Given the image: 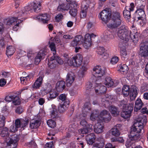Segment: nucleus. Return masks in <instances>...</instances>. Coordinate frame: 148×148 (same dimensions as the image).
I'll list each match as a JSON object with an SVG mask.
<instances>
[{"mask_svg": "<svg viewBox=\"0 0 148 148\" xmlns=\"http://www.w3.org/2000/svg\"><path fill=\"white\" fill-rule=\"evenodd\" d=\"M65 88V82L64 81H58L57 83L56 88L58 92L62 91Z\"/></svg>", "mask_w": 148, "mask_h": 148, "instance_id": "26", "label": "nucleus"}, {"mask_svg": "<svg viewBox=\"0 0 148 148\" xmlns=\"http://www.w3.org/2000/svg\"><path fill=\"white\" fill-rule=\"evenodd\" d=\"M34 18L36 20L41 21L44 23H47L50 19V17L47 14H41L34 17Z\"/></svg>", "mask_w": 148, "mask_h": 148, "instance_id": "16", "label": "nucleus"}, {"mask_svg": "<svg viewBox=\"0 0 148 148\" xmlns=\"http://www.w3.org/2000/svg\"><path fill=\"white\" fill-rule=\"evenodd\" d=\"M30 79V77L28 76L25 77H20L21 83L24 85L26 84L27 81L28 80H29Z\"/></svg>", "mask_w": 148, "mask_h": 148, "instance_id": "47", "label": "nucleus"}, {"mask_svg": "<svg viewBox=\"0 0 148 148\" xmlns=\"http://www.w3.org/2000/svg\"><path fill=\"white\" fill-rule=\"evenodd\" d=\"M135 7L134 3H132L129 6H126L123 11V15L124 17L127 19H129L131 16V12L134 10Z\"/></svg>", "mask_w": 148, "mask_h": 148, "instance_id": "12", "label": "nucleus"}, {"mask_svg": "<svg viewBox=\"0 0 148 148\" xmlns=\"http://www.w3.org/2000/svg\"><path fill=\"white\" fill-rule=\"evenodd\" d=\"M110 112L114 116H116L119 114V111L118 108L114 106H111L109 108Z\"/></svg>", "mask_w": 148, "mask_h": 148, "instance_id": "30", "label": "nucleus"}, {"mask_svg": "<svg viewBox=\"0 0 148 148\" xmlns=\"http://www.w3.org/2000/svg\"><path fill=\"white\" fill-rule=\"evenodd\" d=\"M28 146L31 148H38L37 145L34 140H32L29 143Z\"/></svg>", "mask_w": 148, "mask_h": 148, "instance_id": "59", "label": "nucleus"}, {"mask_svg": "<svg viewBox=\"0 0 148 148\" xmlns=\"http://www.w3.org/2000/svg\"><path fill=\"white\" fill-rule=\"evenodd\" d=\"M1 135L4 137V139L7 142V145L10 148H16L17 146V142L19 140V138L17 136L12 137L11 138L9 137L8 131V129L6 127H2Z\"/></svg>", "mask_w": 148, "mask_h": 148, "instance_id": "3", "label": "nucleus"}, {"mask_svg": "<svg viewBox=\"0 0 148 148\" xmlns=\"http://www.w3.org/2000/svg\"><path fill=\"white\" fill-rule=\"evenodd\" d=\"M120 55L122 56V58H127V55L125 49L123 48L121 50Z\"/></svg>", "mask_w": 148, "mask_h": 148, "instance_id": "53", "label": "nucleus"}, {"mask_svg": "<svg viewBox=\"0 0 148 148\" xmlns=\"http://www.w3.org/2000/svg\"><path fill=\"white\" fill-rule=\"evenodd\" d=\"M104 126L99 123L96 124L94 126V130L97 134L101 133L103 132Z\"/></svg>", "mask_w": 148, "mask_h": 148, "instance_id": "28", "label": "nucleus"}, {"mask_svg": "<svg viewBox=\"0 0 148 148\" xmlns=\"http://www.w3.org/2000/svg\"><path fill=\"white\" fill-rule=\"evenodd\" d=\"M22 22L21 20H18V22L14 24V25L13 27V30L16 31L18 30L19 28V24L21 23Z\"/></svg>", "mask_w": 148, "mask_h": 148, "instance_id": "61", "label": "nucleus"}, {"mask_svg": "<svg viewBox=\"0 0 148 148\" xmlns=\"http://www.w3.org/2000/svg\"><path fill=\"white\" fill-rule=\"evenodd\" d=\"M104 83L107 87H109L113 85L114 82L110 77H107L105 79V81Z\"/></svg>", "mask_w": 148, "mask_h": 148, "instance_id": "34", "label": "nucleus"}, {"mask_svg": "<svg viewBox=\"0 0 148 148\" xmlns=\"http://www.w3.org/2000/svg\"><path fill=\"white\" fill-rule=\"evenodd\" d=\"M75 77V75L73 73L71 72L68 73L66 80V85L67 86H71L74 82Z\"/></svg>", "mask_w": 148, "mask_h": 148, "instance_id": "18", "label": "nucleus"}, {"mask_svg": "<svg viewBox=\"0 0 148 148\" xmlns=\"http://www.w3.org/2000/svg\"><path fill=\"white\" fill-rule=\"evenodd\" d=\"M134 31V33L132 32L125 25H122L118 29L117 35L120 39L125 41L132 40L135 43L138 41L139 38L136 30L135 29Z\"/></svg>", "mask_w": 148, "mask_h": 148, "instance_id": "1", "label": "nucleus"}, {"mask_svg": "<svg viewBox=\"0 0 148 148\" xmlns=\"http://www.w3.org/2000/svg\"><path fill=\"white\" fill-rule=\"evenodd\" d=\"M84 112H86L87 113L88 112V111L90 110V108L89 106V104L88 103H85L84 107Z\"/></svg>", "mask_w": 148, "mask_h": 148, "instance_id": "57", "label": "nucleus"}, {"mask_svg": "<svg viewBox=\"0 0 148 148\" xmlns=\"http://www.w3.org/2000/svg\"><path fill=\"white\" fill-rule=\"evenodd\" d=\"M15 49L14 47L11 46H10L7 48L6 54L8 56L12 55L15 51Z\"/></svg>", "mask_w": 148, "mask_h": 148, "instance_id": "38", "label": "nucleus"}, {"mask_svg": "<svg viewBox=\"0 0 148 148\" xmlns=\"http://www.w3.org/2000/svg\"><path fill=\"white\" fill-rule=\"evenodd\" d=\"M100 115V120L102 122H108L110 121L111 118L110 114L105 110L101 111Z\"/></svg>", "mask_w": 148, "mask_h": 148, "instance_id": "15", "label": "nucleus"}, {"mask_svg": "<svg viewBox=\"0 0 148 148\" xmlns=\"http://www.w3.org/2000/svg\"><path fill=\"white\" fill-rule=\"evenodd\" d=\"M67 62L69 66H74V61L73 60V57L72 58H69L67 60Z\"/></svg>", "mask_w": 148, "mask_h": 148, "instance_id": "62", "label": "nucleus"}, {"mask_svg": "<svg viewBox=\"0 0 148 148\" xmlns=\"http://www.w3.org/2000/svg\"><path fill=\"white\" fill-rule=\"evenodd\" d=\"M18 20H19L17 17H11L7 20L6 24L8 25L15 24L18 22Z\"/></svg>", "mask_w": 148, "mask_h": 148, "instance_id": "36", "label": "nucleus"}, {"mask_svg": "<svg viewBox=\"0 0 148 148\" xmlns=\"http://www.w3.org/2000/svg\"><path fill=\"white\" fill-rule=\"evenodd\" d=\"M130 88L128 86H124L122 89L123 95L125 97L128 96L130 93Z\"/></svg>", "mask_w": 148, "mask_h": 148, "instance_id": "40", "label": "nucleus"}, {"mask_svg": "<svg viewBox=\"0 0 148 148\" xmlns=\"http://www.w3.org/2000/svg\"><path fill=\"white\" fill-rule=\"evenodd\" d=\"M134 20L137 21L139 20H142L145 18L146 15L144 10L143 8H138L134 13Z\"/></svg>", "mask_w": 148, "mask_h": 148, "instance_id": "11", "label": "nucleus"}, {"mask_svg": "<svg viewBox=\"0 0 148 148\" xmlns=\"http://www.w3.org/2000/svg\"><path fill=\"white\" fill-rule=\"evenodd\" d=\"M87 9H84L81 7V11L80 13V16L81 18H84L86 16L87 10Z\"/></svg>", "mask_w": 148, "mask_h": 148, "instance_id": "49", "label": "nucleus"}, {"mask_svg": "<svg viewBox=\"0 0 148 148\" xmlns=\"http://www.w3.org/2000/svg\"><path fill=\"white\" fill-rule=\"evenodd\" d=\"M91 3L90 0H83L82 4L81 7L84 8V9H88L89 7L90 4Z\"/></svg>", "mask_w": 148, "mask_h": 148, "instance_id": "39", "label": "nucleus"}, {"mask_svg": "<svg viewBox=\"0 0 148 148\" xmlns=\"http://www.w3.org/2000/svg\"><path fill=\"white\" fill-rule=\"evenodd\" d=\"M119 61V58L116 56H114L112 58L110 62L112 64H116Z\"/></svg>", "mask_w": 148, "mask_h": 148, "instance_id": "60", "label": "nucleus"}, {"mask_svg": "<svg viewBox=\"0 0 148 148\" xmlns=\"http://www.w3.org/2000/svg\"><path fill=\"white\" fill-rule=\"evenodd\" d=\"M100 113L98 110H94L92 112L90 116L91 120L92 121H94L97 118H99L100 120Z\"/></svg>", "mask_w": 148, "mask_h": 148, "instance_id": "29", "label": "nucleus"}, {"mask_svg": "<svg viewBox=\"0 0 148 148\" xmlns=\"http://www.w3.org/2000/svg\"><path fill=\"white\" fill-rule=\"evenodd\" d=\"M40 122L38 120H35L32 121L30 124V127L31 129L36 128L38 127L40 125Z\"/></svg>", "mask_w": 148, "mask_h": 148, "instance_id": "33", "label": "nucleus"}, {"mask_svg": "<svg viewBox=\"0 0 148 148\" xmlns=\"http://www.w3.org/2000/svg\"><path fill=\"white\" fill-rule=\"evenodd\" d=\"M138 89L137 87L134 86L131 87V92L130 94V99L133 101L135 99L138 94Z\"/></svg>", "mask_w": 148, "mask_h": 148, "instance_id": "21", "label": "nucleus"}, {"mask_svg": "<svg viewBox=\"0 0 148 148\" xmlns=\"http://www.w3.org/2000/svg\"><path fill=\"white\" fill-rule=\"evenodd\" d=\"M5 100L7 102H12L13 104L15 105H19L21 103L19 97L13 94H10L7 95L5 98Z\"/></svg>", "mask_w": 148, "mask_h": 148, "instance_id": "8", "label": "nucleus"}, {"mask_svg": "<svg viewBox=\"0 0 148 148\" xmlns=\"http://www.w3.org/2000/svg\"><path fill=\"white\" fill-rule=\"evenodd\" d=\"M97 52L99 55L102 56V57L105 55V50L103 47H98L97 50Z\"/></svg>", "mask_w": 148, "mask_h": 148, "instance_id": "42", "label": "nucleus"}, {"mask_svg": "<svg viewBox=\"0 0 148 148\" xmlns=\"http://www.w3.org/2000/svg\"><path fill=\"white\" fill-rule=\"evenodd\" d=\"M77 7V6L75 7H74L73 5H72V7H70V9H69L70 10L69 11V14L71 16L73 17H75L77 14V10L76 9Z\"/></svg>", "mask_w": 148, "mask_h": 148, "instance_id": "41", "label": "nucleus"}, {"mask_svg": "<svg viewBox=\"0 0 148 148\" xmlns=\"http://www.w3.org/2000/svg\"><path fill=\"white\" fill-rule=\"evenodd\" d=\"M112 140L113 142L117 141L121 143L123 142L124 141L123 137H119L114 139H112Z\"/></svg>", "mask_w": 148, "mask_h": 148, "instance_id": "63", "label": "nucleus"}, {"mask_svg": "<svg viewBox=\"0 0 148 148\" xmlns=\"http://www.w3.org/2000/svg\"><path fill=\"white\" fill-rule=\"evenodd\" d=\"M134 103L131 102L129 103V108L128 110L125 111L123 110L121 112V116L124 119H127L129 118L131 116V113L133 111Z\"/></svg>", "mask_w": 148, "mask_h": 148, "instance_id": "14", "label": "nucleus"}, {"mask_svg": "<svg viewBox=\"0 0 148 148\" xmlns=\"http://www.w3.org/2000/svg\"><path fill=\"white\" fill-rule=\"evenodd\" d=\"M29 121L28 120L23 119H17L15 121V124L17 125V127L21 128L26 127Z\"/></svg>", "mask_w": 148, "mask_h": 148, "instance_id": "19", "label": "nucleus"}, {"mask_svg": "<svg viewBox=\"0 0 148 148\" xmlns=\"http://www.w3.org/2000/svg\"><path fill=\"white\" fill-rule=\"evenodd\" d=\"M46 55V52L44 51L40 50L38 53L35 59V63L36 64H38L41 61V60L44 58Z\"/></svg>", "mask_w": 148, "mask_h": 148, "instance_id": "23", "label": "nucleus"}, {"mask_svg": "<svg viewBox=\"0 0 148 148\" xmlns=\"http://www.w3.org/2000/svg\"><path fill=\"white\" fill-rule=\"evenodd\" d=\"M73 59L74 61V66H78L81 64L83 60V57L82 55L78 54L73 57Z\"/></svg>", "mask_w": 148, "mask_h": 148, "instance_id": "22", "label": "nucleus"}, {"mask_svg": "<svg viewBox=\"0 0 148 148\" xmlns=\"http://www.w3.org/2000/svg\"><path fill=\"white\" fill-rule=\"evenodd\" d=\"M10 75V74L9 72L4 71L2 72L1 77L3 78H6L9 77Z\"/></svg>", "mask_w": 148, "mask_h": 148, "instance_id": "64", "label": "nucleus"}, {"mask_svg": "<svg viewBox=\"0 0 148 148\" xmlns=\"http://www.w3.org/2000/svg\"><path fill=\"white\" fill-rule=\"evenodd\" d=\"M48 100H50L56 98L58 95V93L54 90H51L49 92Z\"/></svg>", "mask_w": 148, "mask_h": 148, "instance_id": "43", "label": "nucleus"}, {"mask_svg": "<svg viewBox=\"0 0 148 148\" xmlns=\"http://www.w3.org/2000/svg\"><path fill=\"white\" fill-rule=\"evenodd\" d=\"M94 35L93 34L91 35L87 34L85 35L84 41V42L82 43L84 48L88 49L91 46L92 42L91 38Z\"/></svg>", "mask_w": 148, "mask_h": 148, "instance_id": "13", "label": "nucleus"}, {"mask_svg": "<svg viewBox=\"0 0 148 148\" xmlns=\"http://www.w3.org/2000/svg\"><path fill=\"white\" fill-rule=\"evenodd\" d=\"M75 40L78 42L80 44L83 42L84 40L82 36L79 35L76 36L74 38Z\"/></svg>", "mask_w": 148, "mask_h": 148, "instance_id": "45", "label": "nucleus"}, {"mask_svg": "<svg viewBox=\"0 0 148 148\" xmlns=\"http://www.w3.org/2000/svg\"><path fill=\"white\" fill-rule=\"evenodd\" d=\"M51 118L53 119L57 116V112L56 110L53 109L51 111Z\"/></svg>", "mask_w": 148, "mask_h": 148, "instance_id": "56", "label": "nucleus"}, {"mask_svg": "<svg viewBox=\"0 0 148 148\" xmlns=\"http://www.w3.org/2000/svg\"><path fill=\"white\" fill-rule=\"evenodd\" d=\"M119 106L120 108L123 110H128L129 109V104L127 105V103L126 101L123 100L119 102Z\"/></svg>", "mask_w": 148, "mask_h": 148, "instance_id": "35", "label": "nucleus"}, {"mask_svg": "<svg viewBox=\"0 0 148 148\" xmlns=\"http://www.w3.org/2000/svg\"><path fill=\"white\" fill-rule=\"evenodd\" d=\"M132 139H131L130 138H129V139H127V140L126 143H125V146H126L127 148H128L130 147V146H131L134 143V142L131 140Z\"/></svg>", "mask_w": 148, "mask_h": 148, "instance_id": "55", "label": "nucleus"}, {"mask_svg": "<svg viewBox=\"0 0 148 148\" xmlns=\"http://www.w3.org/2000/svg\"><path fill=\"white\" fill-rule=\"evenodd\" d=\"M111 15L110 9L106 8L103 10L100 13L101 20L105 23H106L110 18Z\"/></svg>", "mask_w": 148, "mask_h": 148, "instance_id": "9", "label": "nucleus"}, {"mask_svg": "<svg viewBox=\"0 0 148 148\" xmlns=\"http://www.w3.org/2000/svg\"><path fill=\"white\" fill-rule=\"evenodd\" d=\"M115 125L110 130V133L113 136H118L120 135V132L119 131V128H118V127H119V125Z\"/></svg>", "mask_w": 148, "mask_h": 148, "instance_id": "31", "label": "nucleus"}, {"mask_svg": "<svg viewBox=\"0 0 148 148\" xmlns=\"http://www.w3.org/2000/svg\"><path fill=\"white\" fill-rule=\"evenodd\" d=\"M40 3L36 4L35 3H32L30 6H27L23 8L21 11H20L18 14V17H20L27 14V12H32L33 11L38 12L40 9Z\"/></svg>", "mask_w": 148, "mask_h": 148, "instance_id": "4", "label": "nucleus"}, {"mask_svg": "<svg viewBox=\"0 0 148 148\" xmlns=\"http://www.w3.org/2000/svg\"><path fill=\"white\" fill-rule=\"evenodd\" d=\"M45 148H54L53 141L47 143L45 145Z\"/></svg>", "mask_w": 148, "mask_h": 148, "instance_id": "58", "label": "nucleus"}, {"mask_svg": "<svg viewBox=\"0 0 148 148\" xmlns=\"http://www.w3.org/2000/svg\"><path fill=\"white\" fill-rule=\"evenodd\" d=\"M48 62V65L51 69H53L56 67L57 62L60 64H62L63 62L61 58L56 55H53L50 58Z\"/></svg>", "mask_w": 148, "mask_h": 148, "instance_id": "7", "label": "nucleus"}, {"mask_svg": "<svg viewBox=\"0 0 148 148\" xmlns=\"http://www.w3.org/2000/svg\"><path fill=\"white\" fill-rule=\"evenodd\" d=\"M121 22L120 13L115 12L113 13L110 22L107 24V26L111 29L115 28L121 25Z\"/></svg>", "mask_w": 148, "mask_h": 148, "instance_id": "5", "label": "nucleus"}, {"mask_svg": "<svg viewBox=\"0 0 148 148\" xmlns=\"http://www.w3.org/2000/svg\"><path fill=\"white\" fill-rule=\"evenodd\" d=\"M113 36L111 33L109 31H105L103 34V39L106 40H109L112 38Z\"/></svg>", "mask_w": 148, "mask_h": 148, "instance_id": "37", "label": "nucleus"}, {"mask_svg": "<svg viewBox=\"0 0 148 148\" xmlns=\"http://www.w3.org/2000/svg\"><path fill=\"white\" fill-rule=\"evenodd\" d=\"M42 79H43L42 77H39L32 85L33 88H34L37 89L40 87L42 83Z\"/></svg>", "mask_w": 148, "mask_h": 148, "instance_id": "32", "label": "nucleus"}, {"mask_svg": "<svg viewBox=\"0 0 148 148\" xmlns=\"http://www.w3.org/2000/svg\"><path fill=\"white\" fill-rule=\"evenodd\" d=\"M19 127H17V125H12L10 127V132H15L18 130Z\"/></svg>", "mask_w": 148, "mask_h": 148, "instance_id": "54", "label": "nucleus"}, {"mask_svg": "<svg viewBox=\"0 0 148 148\" xmlns=\"http://www.w3.org/2000/svg\"><path fill=\"white\" fill-rule=\"evenodd\" d=\"M96 83L98 84V86H97V88L95 89V92L96 93L98 92L101 94L105 93L106 90V87L102 85L101 84H99L97 80H96Z\"/></svg>", "mask_w": 148, "mask_h": 148, "instance_id": "24", "label": "nucleus"}, {"mask_svg": "<svg viewBox=\"0 0 148 148\" xmlns=\"http://www.w3.org/2000/svg\"><path fill=\"white\" fill-rule=\"evenodd\" d=\"M69 103V102L68 101H62L59 105L58 111L61 113L64 112L67 110Z\"/></svg>", "mask_w": 148, "mask_h": 148, "instance_id": "20", "label": "nucleus"}, {"mask_svg": "<svg viewBox=\"0 0 148 148\" xmlns=\"http://www.w3.org/2000/svg\"><path fill=\"white\" fill-rule=\"evenodd\" d=\"M93 73L95 77H101L104 75L105 71L102 69L101 66H97L94 67L93 69Z\"/></svg>", "mask_w": 148, "mask_h": 148, "instance_id": "17", "label": "nucleus"}, {"mask_svg": "<svg viewBox=\"0 0 148 148\" xmlns=\"http://www.w3.org/2000/svg\"><path fill=\"white\" fill-rule=\"evenodd\" d=\"M72 5L75 7L77 6V3L75 2H73L70 3H67L66 2L60 3L57 10L59 12H62L67 11L70 9V7H72Z\"/></svg>", "mask_w": 148, "mask_h": 148, "instance_id": "6", "label": "nucleus"}, {"mask_svg": "<svg viewBox=\"0 0 148 148\" xmlns=\"http://www.w3.org/2000/svg\"><path fill=\"white\" fill-rule=\"evenodd\" d=\"M131 140L132 141H134L135 143L136 141L139 140L140 138V135L139 134H136V135H134L133 136H132V137H129Z\"/></svg>", "mask_w": 148, "mask_h": 148, "instance_id": "51", "label": "nucleus"}, {"mask_svg": "<svg viewBox=\"0 0 148 148\" xmlns=\"http://www.w3.org/2000/svg\"><path fill=\"white\" fill-rule=\"evenodd\" d=\"M97 139L99 141H100L101 142L99 143H96L95 144L96 145H97L99 148H102L104 145L103 139L102 138H101L100 140L98 138Z\"/></svg>", "mask_w": 148, "mask_h": 148, "instance_id": "46", "label": "nucleus"}, {"mask_svg": "<svg viewBox=\"0 0 148 148\" xmlns=\"http://www.w3.org/2000/svg\"><path fill=\"white\" fill-rule=\"evenodd\" d=\"M120 69L119 71L121 72H125L128 71V68L126 65L123 64L120 66Z\"/></svg>", "mask_w": 148, "mask_h": 148, "instance_id": "52", "label": "nucleus"}, {"mask_svg": "<svg viewBox=\"0 0 148 148\" xmlns=\"http://www.w3.org/2000/svg\"><path fill=\"white\" fill-rule=\"evenodd\" d=\"M47 123L48 125L51 128H54L56 126V123L52 119H50L47 121Z\"/></svg>", "mask_w": 148, "mask_h": 148, "instance_id": "48", "label": "nucleus"}, {"mask_svg": "<svg viewBox=\"0 0 148 148\" xmlns=\"http://www.w3.org/2000/svg\"><path fill=\"white\" fill-rule=\"evenodd\" d=\"M49 47L51 51H52L53 55H56V46L54 43L53 42H51L49 45Z\"/></svg>", "mask_w": 148, "mask_h": 148, "instance_id": "50", "label": "nucleus"}, {"mask_svg": "<svg viewBox=\"0 0 148 148\" xmlns=\"http://www.w3.org/2000/svg\"><path fill=\"white\" fill-rule=\"evenodd\" d=\"M96 137L94 133H90L86 136V140L88 144L92 145L95 142Z\"/></svg>", "mask_w": 148, "mask_h": 148, "instance_id": "27", "label": "nucleus"}, {"mask_svg": "<svg viewBox=\"0 0 148 148\" xmlns=\"http://www.w3.org/2000/svg\"><path fill=\"white\" fill-rule=\"evenodd\" d=\"M140 45L139 55L144 58L148 56V42H142Z\"/></svg>", "mask_w": 148, "mask_h": 148, "instance_id": "10", "label": "nucleus"}, {"mask_svg": "<svg viewBox=\"0 0 148 148\" xmlns=\"http://www.w3.org/2000/svg\"><path fill=\"white\" fill-rule=\"evenodd\" d=\"M147 123L146 118L141 116L134 121V123L131 130L130 134L129 135V137L133 136L136 134H139L140 132L144 126Z\"/></svg>", "mask_w": 148, "mask_h": 148, "instance_id": "2", "label": "nucleus"}, {"mask_svg": "<svg viewBox=\"0 0 148 148\" xmlns=\"http://www.w3.org/2000/svg\"><path fill=\"white\" fill-rule=\"evenodd\" d=\"M141 99L139 98H138L136 100V101L135 107H134V112L135 114V112L140 110L142 107L143 105Z\"/></svg>", "mask_w": 148, "mask_h": 148, "instance_id": "25", "label": "nucleus"}, {"mask_svg": "<svg viewBox=\"0 0 148 148\" xmlns=\"http://www.w3.org/2000/svg\"><path fill=\"white\" fill-rule=\"evenodd\" d=\"M5 116L2 114H0V129L3 127L5 123Z\"/></svg>", "mask_w": 148, "mask_h": 148, "instance_id": "44", "label": "nucleus"}]
</instances>
